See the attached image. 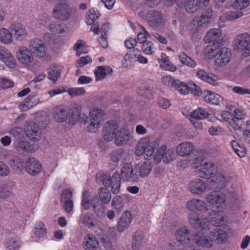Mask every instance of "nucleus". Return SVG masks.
<instances>
[{
	"instance_id": "nucleus-24",
	"label": "nucleus",
	"mask_w": 250,
	"mask_h": 250,
	"mask_svg": "<svg viewBox=\"0 0 250 250\" xmlns=\"http://www.w3.org/2000/svg\"><path fill=\"white\" fill-rule=\"evenodd\" d=\"M195 245L204 248H210L212 246V242L210 238L208 239L202 232H198L196 235L193 234L189 247H193Z\"/></svg>"
},
{
	"instance_id": "nucleus-60",
	"label": "nucleus",
	"mask_w": 250,
	"mask_h": 250,
	"mask_svg": "<svg viewBox=\"0 0 250 250\" xmlns=\"http://www.w3.org/2000/svg\"><path fill=\"white\" fill-rule=\"evenodd\" d=\"M163 161L165 163H169L174 159L175 153L173 150L171 149L165 150L163 153Z\"/></svg>"
},
{
	"instance_id": "nucleus-21",
	"label": "nucleus",
	"mask_w": 250,
	"mask_h": 250,
	"mask_svg": "<svg viewBox=\"0 0 250 250\" xmlns=\"http://www.w3.org/2000/svg\"><path fill=\"white\" fill-rule=\"evenodd\" d=\"M13 33L15 39L21 41L24 40L28 35L25 27L21 23L14 22L12 23L9 27Z\"/></svg>"
},
{
	"instance_id": "nucleus-64",
	"label": "nucleus",
	"mask_w": 250,
	"mask_h": 250,
	"mask_svg": "<svg viewBox=\"0 0 250 250\" xmlns=\"http://www.w3.org/2000/svg\"><path fill=\"white\" fill-rule=\"evenodd\" d=\"M35 234L36 236L42 237L44 236L46 234V230L44 225L43 223L40 222L35 228Z\"/></svg>"
},
{
	"instance_id": "nucleus-8",
	"label": "nucleus",
	"mask_w": 250,
	"mask_h": 250,
	"mask_svg": "<svg viewBox=\"0 0 250 250\" xmlns=\"http://www.w3.org/2000/svg\"><path fill=\"white\" fill-rule=\"evenodd\" d=\"M212 10L208 8L203 12L200 16L195 17L190 25V30L192 32H196L201 27L205 26L209 22L212 17Z\"/></svg>"
},
{
	"instance_id": "nucleus-16",
	"label": "nucleus",
	"mask_w": 250,
	"mask_h": 250,
	"mask_svg": "<svg viewBox=\"0 0 250 250\" xmlns=\"http://www.w3.org/2000/svg\"><path fill=\"white\" fill-rule=\"evenodd\" d=\"M231 56V52L228 48H220L216 54L215 65L219 67L226 66L230 61Z\"/></svg>"
},
{
	"instance_id": "nucleus-57",
	"label": "nucleus",
	"mask_w": 250,
	"mask_h": 250,
	"mask_svg": "<svg viewBox=\"0 0 250 250\" xmlns=\"http://www.w3.org/2000/svg\"><path fill=\"white\" fill-rule=\"evenodd\" d=\"M6 247L9 250H18L20 247V241L17 239H11L6 242Z\"/></svg>"
},
{
	"instance_id": "nucleus-53",
	"label": "nucleus",
	"mask_w": 250,
	"mask_h": 250,
	"mask_svg": "<svg viewBox=\"0 0 250 250\" xmlns=\"http://www.w3.org/2000/svg\"><path fill=\"white\" fill-rule=\"evenodd\" d=\"M230 143L233 149L239 157H243L246 155V149L240 146L237 142L233 140Z\"/></svg>"
},
{
	"instance_id": "nucleus-56",
	"label": "nucleus",
	"mask_w": 250,
	"mask_h": 250,
	"mask_svg": "<svg viewBox=\"0 0 250 250\" xmlns=\"http://www.w3.org/2000/svg\"><path fill=\"white\" fill-rule=\"evenodd\" d=\"M154 49L153 43L150 41H147L142 44V50L146 54L151 55L154 52Z\"/></svg>"
},
{
	"instance_id": "nucleus-13",
	"label": "nucleus",
	"mask_w": 250,
	"mask_h": 250,
	"mask_svg": "<svg viewBox=\"0 0 250 250\" xmlns=\"http://www.w3.org/2000/svg\"><path fill=\"white\" fill-rule=\"evenodd\" d=\"M146 20L149 25L152 27H157L165 22L161 13L155 10L147 12L146 15Z\"/></svg>"
},
{
	"instance_id": "nucleus-58",
	"label": "nucleus",
	"mask_w": 250,
	"mask_h": 250,
	"mask_svg": "<svg viewBox=\"0 0 250 250\" xmlns=\"http://www.w3.org/2000/svg\"><path fill=\"white\" fill-rule=\"evenodd\" d=\"M134 61H135L133 58L131 54L128 52L125 55L123 60L121 61V63L123 67H127L131 65Z\"/></svg>"
},
{
	"instance_id": "nucleus-11",
	"label": "nucleus",
	"mask_w": 250,
	"mask_h": 250,
	"mask_svg": "<svg viewBox=\"0 0 250 250\" xmlns=\"http://www.w3.org/2000/svg\"><path fill=\"white\" fill-rule=\"evenodd\" d=\"M193 235V234H192L190 231L185 226L179 227L175 233V238L179 242L189 247L191 244Z\"/></svg>"
},
{
	"instance_id": "nucleus-12",
	"label": "nucleus",
	"mask_w": 250,
	"mask_h": 250,
	"mask_svg": "<svg viewBox=\"0 0 250 250\" xmlns=\"http://www.w3.org/2000/svg\"><path fill=\"white\" fill-rule=\"evenodd\" d=\"M29 48L35 56L39 58L45 56L47 50L42 41L37 38L33 39L30 41Z\"/></svg>"
},
{
	"instance_id": "nucleus-22",
	"label": "nucleus",
	"mask_w": 250,
	"mask_h": 250,
	"mask_svg": "<svg viewBox=\"0 0 250 250\" xmlns=\"http://www.w3.org/2000/svg\"><path fill=\"white\" fill-rule=\"evenodd\" d=\"M186 208L191 211L197 210L201 212H206L208 210V205L205 201L199 199H192L187 201Z\"/></svg>"
},
{
	"instance_id": "nucleus-33",
	"label": "nucleus",
	"mask_w": 250,
	"mask_h": 250,
	"mask_svg": "<svg viewBox=\"0 0 250 250\" xmlns=\"http://www.w3.org/2000/svg\"><path fill=\"white\" fill-rule=\"evenodd\" d=\"M132 221V215L129 211H125L123 212L118 221V230L123 232L130 225Z\"/></svg>"
},
{
	"instance_id": "nucleus-32",
	"label": "nucleus",
	"mask_w": 250,
	"mask_h": 250,
	"mask_svg": "<svg viewBox=\"0 0 250 250\" xmlns=\"http://www.w3.org/2000/svg\"><path fill=\"white\" fill-rule=\"evenodd\" d=\"M53 115L54 120L57 122H65L67 119L68 116L66 107L63 105L56 106L54 108Z\"/></svg>"
},
{
	"instance_id": "nucleus-9",
	"label": "nucleus",
	"mask_w": 250,
	"mask_h": 250,
	"mask_svg": "<svg viewBox=\"0 0 250 250\" xmlns=\"http://www.w3.org/2000/svg\"><path fill=\"white\" fill-rule=\"evenodd\" d=\"M120 176L123 181L127 182H137L139 181V174L135 165L133 166L129 163H125L121 170Z\"/></svg>"
},
{
	"instance_id": "nucleus-14",
	"label": "nucleus",
	"mask_w": 250,
	"mask_h": 250,
	"mask_svg": "<svg viewBox=\"0 0 250 250\" xmlns=\"http://www.w3.org/2000/svg\"><path fill=\"white\" fill-rule=\"evenodd\" d=\"M199 176L203 178L208 179L213 177L217 171V167L210 162H206L198 167Z\"/></svg>"
},
{
	"instance_id": "nucleus-34",
	"label": "nucleus",
	"mask_w": 250,
	"mask_h": 250,
	"mask_svg": "<svg viewBox=\"0 0 250 250\" xmlns=\"http://www.w3.org/2000/svg\"><path fill=\"white\" fill-rule=\"evenodd\" d=\"M214 178L211 179V182L214 183V185L219 188H223L227 183L231 181L232 177L225 175L222 173L216 172L213 177Z\"/></svg>"
},
{
	"instance_id": "nucleus-17",
	"label": "nucleus",
	"mask_w": 250,
	"mask_h": 250,
	"mask_svg": "<svg viewBox=\"0 0 250 250\" xmlns=\"http://www.w3.org/2000/svg\"><path fill=\"white\" fill-rule=\"evenodd\" d=\"M189 224L193 228L201 230H209L206 218L202 219L199 217L197 213H190L188 217Z\"/></svg>"
},
{
	"instance_id": "nucleus-18",
	"label": "nucleus",
	"mask_w": 250,
	"mask_h": 250,
	"mask_svg": "<svg viewBox=\"0 0 250 250\" xmlns=\"http://www.w3.org/2000/svg\"><path fill=\"white\" fill-rule=\"evenodd\" d=\"M25 132L27 137L33 141H38L41 138L42 132L38 125L33 122L28 123L25 126Z\"/></svg>"
},
{
	"instance_id": "nucleus-25",
	"label": "nucleus",
	"mask_w": 250,
	"mask_h": 250,
	"mask_svg": "<svg viewBox=\"0 0 250 250\" xmlns=\"http://www.w3.org/2000/svg\"><path fill=\"white\" fill-rule=\"evenodd\" d=\"M0 60L9 68H14L17 65L14 57L3 46L0 47Z\"/></svg>"
},
{
	"instance_id": "nucleus-4",
	"label": "nucleus",
	"mask_w": 250,
	"mask_h": 250,
	"mask_svg": "<svg viewBox=\"0 0 250 250\" xmlns=\"http://www.w3.org/2000/svg\"><path fill=\"white\" fill-rule=\"evenodd\" d=\"M159 146L156 141L150 142L148 137H144L140 140L135 148V153L138 156L145 154V158L149 159L153 156L154 150Z\"/></svg>"
},
{
	"instance_id": "nucleus-54",
	"label": "nucleus",
	"mask_w": 250,
	"mask_h": 250,
	"mask_svg": "<svg viewBox=\"0 0 250 250\" xmlns=\"http://www.w3.org/2000/svg\"><path fill=\"white\" fill-rule=\"evenodd\" d=\"M111 206L117 211H121L124 207V203L121 196L117 195L113 197Z\"/></svg>"
},
{
	"instance_id": "nucleus-19",
	"label": "nucleus",
	"mask_w": 250,
	"mask_h": 250,
	"mask_svg": "<svg viewBox=\"0 0 250 250\" xmlns=\"http://www.w3.org/2000/svg\"><path fill=\"white\" fill-rule=\"evenodd\" d=\"M17 57L19 62L24 65H29L34 61L33 54L29 49L24 46L19 48L17 52Z\"/></svg>"
},
{
	"instance_id": "nucleus-5",
	"label": "nucleus",
	"mask_w": 250,
	"mask_h": 250,
	"mask_svg": "<svg viewBox=\"0 0 250 250\" xmlns=\"http://www.w3.org/2000/svg\"><path fill=\"white\" fill-rule=\"evenodd\" d=\"M72 13L71 6L68 3L63 2L54 6L52 14L55 20L64 22L71 18Z\"/></svg>"
},
{
	"instance_id": "nucleus-23",
	"label": "nucleus",
	"mask_w": 250,
	"mask_h": 250,
	"mask_svg": "<svg viewBox=\"0 0 250 250\" xmlns=\"http://www.w3.org/2000/svg\"><path fill=\"white\" fill-rule=\"evenodd\" d=\"M100 14L93 9L89 10L85 16V21L87 24L92 25L90 31L94 32L95 34L99 33V24L95 22L100 17Z\"/></svg>"
},
{
	"instance_id": "nucleus-62",
	"label": "nucleus",
	"mask_w": 250,
	"mask_h": 250,
	"mask_svg": "<svg viewBox=\"0 0 250 250\" xmlns=\"http://www.w3.org/2000/svg\"><path fill=\"white\" fill-rule=\"evenodd\" d=\"M177 81V80L174 79L169 76H164L161 79V82L164 84L173 88Z\"/></svg>"
},
{
	"instance_id": "nucleus-39",
	"label": "nucleus",
	"mask_w": 250,
	"mask_h": 250,
	"mask_svg": "<svg viewBox=\"0 0 250 250\" xmlns=\"http://www.w3.org/2000/svg\"><path fill=\"white\" fill-rule=\"evenodd\" d=\"M16 149L20 152L31 153L35 151L34 145L31 144L29 142L21 140H20L16 145Z\"/></svg>"
},
{
	"instance_id": "nucleus-44",
	"label": "nucleus",
	"mask_w": 250,
	"mask_h": 250,
	"mask_svg": "<svg viewBox=\"0 0 250 250\" xmlns=\"http://www.w3.org/2000/svg\"><path fill=\"white\" fill-rule=\"evenodd\" d=\"M112 72V69L109 67H105L103 66H98L95 70L94 73L96 77V81H101L104 79L107 73L110 74Z\"/></svg>"
},
{
	"instance_id": "nucleus-48",
	"label": "nucleus",
	"mask_w": 250,
	"mask_h": 250,
	"mask_svg": "<svg viewBox=\"0 0 250 250\" xmlns=\"http://www.w3.org/2000/svg\"><path fill=\"white\" fill-rule=\"evenodd\" d=\"M209 114L206 109L199 107L192 111L190 114L192 120H203L207 118Z\"/></svg>"
},
{
	"instance_id": "nucleus-59",
	"label": "nucleus",
	"mask_w": 250,
	"mask_h": 250,
	"mask_svg": "<svg viewBox=\"0 0 250 250\" xmlns=\"http://www.w3.org/2000/svg\"><path fill=\"white\" fill-rule=\"evenodd\" d=\"M243 15V13L242 11H229L226 16V19L228 21H233L241 18Z\"/></svg>"
},
{
	"instance_id": "nucleus-52",
	"label": "nucleus",
	"mask_w": 250,
	"mask_h": 250,
	"mask_svg": "<svg viewBox=\"0 0 250 250\" xmlns=\"http://www.w3.org/2000/svg\"><path fill=\"white\" fill-rule=\"evenodd\" d=\"M51 18L46 14L39 15L37 19V22L39 25L46 27L48 29V26L52 21Z\"/></svg>"
},
{
	"instance_id": "nucleus-6",
	"label": "nucleus",
	"mask_w": 250,
	"mask_h": 250,
	"mask_svg": "<svg viewBox=\"0 0 250 250\" xmlns=\"http://www.w3.org/2000/svg\"><path fill=\"white\" fill-rule=\"evenodd\" d=\"M234 46L244 57L250 56V34L243 33L236 36L234 40Z\"/></svg>"
},
{
	"instance_id": "nucleus-42",
	"label": "nucleus",
	"mask_w": 250,
	"mask_h": 250,
	"mask_svg": "<svg viewBox=\"0 0 250 250\" xmlns=\"http://www.w3.org/2000/svg\"><path fill=\"white\" fill-rule=\"evenodd\" d=\"M98 197L99 201L103 204H108L111 199V194L110 191L106 188L102 187L98 190Z\"/></svg>"
},
{
	"instance_id": "nucleus-29",
	"label": "nucleus",
	"mask_w": 250,
	"mask_h": 250,
	"mask_svg": "<svg viewBox=\"0 0 250 250\" xmlns=\"http://www.w3.org/2000/svg\"><path fill=\"white\" fill-rule=\"evenodd\" d=\"M130 137L129 130L125 127L121 128L115 135V143L118 146H122L127 144Z\"/></svg>"
},
{
	"instance_id": "nucleus-31",
	"label": "nucleus",
	"mask_w": 250,
	"mask_h": 250,
	"mask_svg": "<svg viewBox=\"0 0 250 250\" xmlns=\"http://www.w3.org/2000/svg\"><path fill=\"white\" fill-rule=\"evenodd\" d=\"M209 238L212 242L217 244H221L226 242L227 239V232L219 228H216L211 231Z\"/></svg>"
},
{
	"instance_id": "nucleus-27",
	"label": "nucleus",
	"mask_w": 250,
	"mask_h": 250,
	"mask_svg": "<svg viewBox=\"0 0 250 250\" xmlns=\"http://www.w3.org/2000/svg\"><path fill=\"white\" fill-rule=\"evenodd\" d=\"M196 76L212 85L216 86L219 84L218 78L216 75L209 73L204 69L199 68L196 73Z\"/></svg>"
},
{
	"instance_id": "nucleus-46",
	"label": "nucleus",
	"mask_w": 250,
	"mask_h": 250,
	"mask_svg": "<svg viewBox=\"0 0 250 250\" xmlns=\"http://www.w3.org/2000/svg\"><path fill=\"white\" fill-rule=\"evenodd\" d=\"M100 242L105 250H111L113 247L112 243L108 234L105 231H102L99 234Z\"/></svg>"
},
{
	"instance_id": "nucleus-38",
	"label": "nucleus",
	"mask_w": 250,
	"mask_h": 250,
	"mask_svg": "<svg viewBox=\"0 0 250 250\" xmlns=\"http://www.w3.org/2000/svg\"><path fill=\"white\" fill-rule=\"evenodd\" d=\"M194 149V146L190 142H185L180 144L177 147V153L181 156L189 155Z\"/></svg>"
},
{
	"instance_id": "nucleus-55",
	"label": "nucleus",
	"mask_w": 250,
	"mask_h": 250,
	"mask_svg": "<svg viewBox=\"0 0 250 250\" xmlns=\"http://www.w3.org/2000/svg\"><path fill=\"white\" fill-rule=\"evenodd\" d=\"M85 42L82 40H78L74 46V50L77 51L76 55L80 56L82 54L87 53V51L84 48Z\"/></svg>"
},
{
	"instance_id": "nucleus-26",
	"label": "nucleus",
	"mask_w": 250,
	"mask_h": 250,
	"mask_svg": "<svg viewBox=\"0 0 250 250\" xmlns=\"http://www.w3.org/2000/svg\"><path fill=\"white\" fill-rule=\"evenodd\" d=\"M25 168L28 173L31 175H36L42 170L40 162L35 158H28L25 164Z\"/></svg>"
},
{
	"instance_id": "nucleus-35",
	"label": "nucleus",
	"mask_w": 250,
	"mask_h": 250,
	"mask_svg": "<svg viewBox=\"0 0 250 250\" xmlns=\"http://www.w3.org/2000/svg\"><path fill=\"white\" fill-rule=\"evenodd\" d=\"M80 221L84 227L90 229L94 228L97 224V220L93 215L88 212L82 214Z\"/></svg>"
},
{
	"instance_id": "nucleus-2",
	"label": "nucleus",
	"mask_w": 250,
	"mask_h": 250,
	"mask_svg": "<svg viewBox=\"0 0 250 250\" xmlns=\"http://www.w3.org/2000/svg\"><path fill=\"white\" fill-rule=\"evenodd\" d=\"M90 193L88 191L83 192L82 206L84 209L88 210L90 206L96 215L99 218H104L105 216V207L99 200L98 196L94 197L90 200Z\"/></svg>"
},
{
	"instance_id": "nucleus-49",
	"label": "nucleus",
	"mask_w": 250,
	"mask_h": 250,
	"mask_svg": "<svg viewBox=\"0 0 250 250\" xmlns=\"http://www.w3.org/2000/svg\"><path fill=\"white\" fill-rule=\"evenodd\" d=\"M48 78L49 80L56 82L60 76L61 70L56 65H52L47 69Z\"/></svg>"
},
{
	"instance_id": "nucleus-10",
	"label": "nucleus",
	"mask_w": 250,
	"mask_h": 250,
	"mask_svg": "<svg viewBox=\"0 0 250 250\" xmlns=\"http://www.w3.org/2000/svg\"><path fill=\"white\" fill-rule=\"evenodd\" d=\"M119 123L115 120H110L104 125L103 134L104 139L107 141L114 139L115 135L119 130Z\"/></svg>"
},
{
	"instance_id": "nucleus-37",
	"label": "nucleus",
	"mask_w": 250,
	"mask_h": 250,
	"mask_svg": "<svg viewBox=\"0 0 250 250\" xmlns=\"http://www.w3.org/2000/svg\"><path fill=\"white\" fill-rule=\"evenodd\" d=\"M137 171L139 174V177H145L147 176L150 173L153 165L148 162L146 161L141 164L135 165Z\"/></svg>"
},
{
	"instance_id": "nucleus-43",
	"label": "nucleus",
	"mask_w": 250,
	"mask_h": 250,
	"mask_svg": "<svg viewBox=\"0 0 250 250\" xmlns=\"http://www.w3.org/2000/svg\"><path fill=\"white\" fill-rule=\"evenodd\" d=\"M185 10L189 13H193L203 9L198 0H187L185 4Z\"/></svg>"
},
{
	"instance_id": "nucleus-51",
	"label": "nucleus",
	"mask_w": 250,
	"mask_h": 250,
	"mask_svg": "<svg viewBox=\"0 0 250 250\" xmlns=\"http://www.w3.org/2000/svg\"><path fill=\"white\" fill-rule=\"evenodd\" d=\"M250 4L249 0H235L232 4L233 9L239 11H242L246 8Z\"/></svg>"
},
{
	"instance_id": "nucleus-15",
	"label": "nucleus",
	"mask_w": 250,
	"mask_h": 250,
	"mask_svg": "<svg viewBox=\"0 0 250 250\" xmlns=\"http://www.w3.org/2000/svg\"><path fill=\"white\" fill-rule=\"evenodd\" d=\"M175 90L177 91L181 94L183 95H187L189 91L194 93L195 94L199 93L200 88L195 83H190V86L183 82L177 80L173 87Z\"/></svg>"
},
{
	"instance_id": "nucleus-36",
	"label": "nucleus",
	"mask_w": 250,
	"mask_h": 250,
	"mask_svg": "<svg viewBox=\"0 0 250 250\" xmlns=\"http://www.w3.org/2000/svg\"><path fill=\"white\" fill-rule=\"evenodd\" d=\"M203 98L206 102L215 105H219L223 101L220 95L208 90L204 91Z\"/></svg>"
},
{
	"instance_id": "nucleus-3",
	"label": "nucleus",
	"mask_w": 250,
	"mask_h": 250,
	"mask_svg": "<svg viewBox=\"0 0 250 250\" xmlns=\"http://www.w3.org/2000/svg\"><path fill=\"white\" fill-rule=\"evenodd\" d=\"M103 118L104 113L102 110L98 108L92 109L84 120L87 131L90 133L96 132L100 127Z\"/></svg>"
},
{
	"instance_id": "nucleus-40",
	"label": "nucleus",
	"mask_w": 250,
	"mask_h": 250,
	"mask_svg": "<svg viewBox=\"0 0 250 250\" xmlns=\"http://www.w3.org/2000/svg\"><path fill=\"white\" fill-rule=\"evenodd\" d=\"M123 151L122 150H115L113 151L109 155V167L111 169H114L118 164V162L122 157Z\"/></svg>"
},
{
	"instance_id": "nucleus-47",
	"label": "nucleus",
	"mask_w": 250,
	"mask_h": 250,
	"mask_svg": "<svg viewBox=\"0 0 250 250\" xmlns=\"http://www.w3.org/2000/svg\"><path fill=\"white\" fill-rule=\"evenodd\" d=\"M13 41V35L6 28L0 29V42L4 44H9Z\"/></svg>"
},
{
	"instance_id": "nucleus-30",
	"label": "nucleus",
	"mask_w": 250,
	"mask_h": 250,
	"mask_svg": "<svg viewBox=\"0 0 250 250\" xmlns=\"http://www.w3.org/2000/svg\"><path fill=\"white\" fill-rule=\"evenodd\" d=\"M99 242L92 233L86 235L83 240V247L84 250H97L99 247Z\"/></svg>"
},
{
	"instance_id": "nucleus-61",
	"label": "nucleus",
	"mask_w": 250,
	"mask_h": 250,
	"mask_svg": "<svg viewBox=\"0 0 250 250\" xmlns=\"http://www.w3.org/2000/svg\"><path fill=\"white\" fill-rule=\"evenodd\" d=\"M67 92L69 95L72 97L84 95L86 93L85 89L83 87H75L69 88Z\"/></svg>"
},
{
	"instance_id": "nucleus-63",
	"label": "nucleus",
	"mask_w": 250,
	"mask_h": 250,
	"mask_svg": "<svg viewBox=\"0 0 250 250\" xmlns=\"http://www.w3.org/2000/svg\"><path fill=\"white\" fill-rule=\"evenodd\" d=\"M160 64L161 67L165 70L174 72L177 69L176 66L173 64L169 60L164 62H160Z\"/></svg>"
},
{
	"instance_id": "nucleus-45",
	"label": "nucleus",
	"mask_w": 250,
	"mask_h": 250,
	"mask_svg": "<svg viewBox=\"0 0 250 250\" xmlns=\"http://www.w3.org/2000/svg\"><path fill=\"white\" fill-rule=\"evenodd\" d=\"M144 238V234L141 231H136L134 233L132 245L133 250H138L141 248Z\"/></svg>"
},
{
	"instance_id": "nucleus-7",
	"label": "nucleus",
	"mask_w": 250,
	"mask_h": 250,
	"mask_svg": "<svg viewBox=\"0 0 250 250\" xmlns=\"http://www.w3.org/2000/svg\"><path fill=\"white\" fill-rule=\"evenodd\" d=\"M120 174L114 172L112 176L109 174H104L102 176V180L104 185L107 188H110L112 193L118 194L120 190L121 179Z\"/></svg>"
},
{
	"instance_id": "nucleus-1",
	"label": "nucleus",
	"mask_w": 250,
	"mask_h": 250,
	"mask_svg": "<svg viewBox=\"0 0 250 250\" xmlns=\"http://www.w3.org/2000/svg\"><path fill=\"white\" fill-rule=\"evenodd\" d=\"M206 201L208 204L214 206L217 209V212L212 210L209 212L208 219L216 226H222L225 222V218L219 212H222L228 207L231 209H236L240 205V201L236 193L230 192L227 195L223 193L212 192L206 197Z\"/></svg>"
},
{
	"instance_id": "nucleus-20",
	"label": "nucleus",
	"mask_w": 250,
	"mask_h": 250,
	"mask_svg": "<svg viewBox=\"0 0 250 250\" xmlns=\"http://www.w3.org/2000/svg\"><path fill=\"white\" fill-rule=\"evenodd\" d=\"M48 30L57 37H65L67 34L66 25L63 23L53 20L48 26Z\"/></svg>"
},
{
	"instance_id": "nucleus-50",
	"label": "nucleus",
	"mask_w": 250,
	"mask_h": 250,
	"mask_svg": "<svg viewBox=\"0 0 250 250\" xmlns=\"http://www.w3.org/2000/svg\"><path fill=\"white\" fill-rule=\"evenodd\" d=\"M81 111L79 107H75L71 109L69 113V123L71 124H76L81 119Z\"/></svg>"
},
{
	"instance_id": "nucleus-41",
	"label": "nucleus",
	"mask_w": 250,
	"mask_h": 250,
	"mask_svg": "<svg viewBox=\"0 0 250 250\" xmlns=\"http://www.w3.org/2000/svg\"><path fill=\"white\" fill-rule=\"evenodd\" d=\"M222 35L221 31L218 28L209 30L205 37V41L207 43L214 42L219 41Z\"/></svg>"
},
{
	"instance_id": "nucleus-28",
	"label": "nucleus",
	"mask_w": 250,
	"mask_h": 250,
	"mask_svg": "<svg viewBox=\"0 0 250 250\" xmlns=\"http://www.w3.org/2000/svg\"><path fill=\"white\" fill-rule=\"evenodd\" d=\"M206 185L202 180L196 179L190 181L188 185V189L194 194L200 195L206 189Z\"/></svg>"
}]
</instances>
